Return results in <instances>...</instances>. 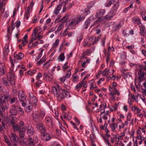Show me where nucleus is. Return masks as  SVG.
Listing matches in <instances>:
<instances>
[{
	"mask_svg": "<svg viewBox=\"0 0 146 146\" xmlns=\"http://www.w3.org/2000/svg\"><path fill=\"white\" fill-rule=\"evenodd\" d=\"M23 140L25 145H27L28 144L30 145H31V146H34L35 145V142L32 139V138L30 137H29V139L28 140V144H27V143H26V141H24V140H25V139L24 140Z\"/></svg>",
	"mask_w": 146,
	"mask_h": 146,
	"instance_id": "obj_20",
	"label": "nucleus"
},
{
	"mask_svg": "<svg viewBox=\"0 0 146 146\" xmlns=\"http://www.w3.org/2000/svg\"><path fill=\"white\" fill-rule=\"evenodd\" d=\"M104 110L103 111L102 110H101V113L100 115L105 121L110 117V115L109 111H106V113H104Z\"/></svg>",
	"mask_w": 146,
	"mask_h": 146,
	"instance_id": "obj_9",
	"label": "nucleus"
},
{
	"mask_svg": "<svg viewBox=\"0 0 146 146\" xmlns=\"http://www.w3.org/2000/svg\"><path fill=\"white\" fill-rule=\"evenodd\" d=\"M95 3L94 1H92L90 3L88 4V7L90 8H91L94 6L95 5Z\"/></svg>",
	"mask_w": 146,
	"mask_h": 146,
	"instance_id": "obj_61",
	"label": "nucleus"
},
{
	"mask_svg": "<svg viewBox=\"0 0 146 146\" xmlns=\"http://www.w3.org/2000/svg\"><path fill=\"white\" fill-rule=\"evenodd\" d=\"M125 135V133L124 132H122L121 133L120 135L118 137V139H123V137H124Z\"/></svg>",
	"mask_w": 146,
	"mask_h": 146,
	"instance_id": "obj_51",
	"label": "nucleus"
},
{
	"mask_svg": "<svg viewBox=\"0 0 146 146\" xmlns=\"http://www.w3.org/2000/svg\"><path fill=\"white\" fill-rule=\"evenodd\" d=\"M83 38V35H80L78 36L77 38V41L79 43L80 42Z\"/></svg>",
	"mask_w": 146,
	"mask_h": 146,
	"instance_id": "obj_48",
	"label": "nucleus"
},
{
	"mask_svg": "<svg viewBox=\"0 0 146 146\" xmlns=\"http://www.w3.org/2000/svg\"><path fill=\"white\" fill-rule=\"evenodd\" d=\"M106 13V10L104 9H98L97 11L96 15L98 16H102Z\"/></svg>",
	"mask_w": 146,
	"mask_h": 146,
	"instance_id": "obj_23",
	"label": "nucleus"
},
{
	"mask_svg": "<svg viewBox=\"0 0 146 146\" xmlns=\"http://www.w3.org/2000/svg\"><path fill=\"white\" fill-rule=\"evenodd\" d=\"M38 32V30L37 28H35L33 30V33H32V35H36V34Z\"/></svg>",
	"mask_w": 146,
	"mask_h": 146,
	"instance_id": "obj_58",
	"label": "nucleus"
},
{
	"mask_svg": "<svg viewBox=\"0 0 146 146\" xmlns=\"http://www.w3.org/2000/svg\"><path fill=\"white\" fill-rule=\"evenodd\" d=\"M9 52V44H7L5 47L4 53L5 54H7Z\"/></svg>",
	"mask_w": 146,
	"mask_h": 146,
	"instance_id": "obj_38",
	"label": "nucleus"
},
{
	"mask_svg": "<svg viewBox=\"0 0 146 146\" xmlns=\"http://www.w3.org/2000/svg\"><path fill=\"white\" fill-rule=\"evenodd\" d=\"M68 17L66 16L64 17L61 19V21L63 22V23L67 20Z\"/></svg>",
	"mask_w": 146,
	"mask_h": 146,
	"instance_id": "obj_62",
	"label": "nucleus"
},
{
	"mask_svg": "<svg viewBox=\"0 0 146 146\" xmlns=\"http://www.w3.org/2000/svg\"><path fill=\"white\" fill-rule=\"evenodd\" d=\"M115 14V13H113L110 11L108 14L104 17L107 19H108L109 20H111L112 18Z\"/></svg>",
	"mask_w": 146,
	"mask_h": 146,
	"instance_id": "obj_19",
	"label": "nucleus"
},
{
	"mask_svg": "<svg viewBox=\"0 0 146 146\" xmlns=\"http://www.w3.org/2000/svg\"><path fill=\"white\" fill-rule=\"evenodd\" d=\"M70 123L73 126L74 128L77 129L78 130L79 129L77 127V126H76V125H77V123L76 124V123H74L72 121H71L70 122Z\"/></svg>",
	"mask_w": 146,
	"mask_h": 146,
	"instance_id": "obj_52",
	"label": "nucleus"
},
{
	"mask_svg": "<svg viewBox=\"0 0 146 146\" xmlns=\"http://www.w3.org/2000/svg\"><path fill=\"white\" fill-rule=\"evenodd\" d=\"M32 106V105L31 106V105H29L27 106L25 109V111L27 113L30 112L32 110L33 108Z\"/></svg>",
	"mask_w": 146,
	"mask_h": 146,
	"instance_id": "obj_35",
	"label": "nucleus"
},
{
	"mask_svg": "<svg viewBox=\"0 0 146 146\" xmlns=\"http://www.w3.org/2000/svg\"><path fill=\"white\" fill-rule=\"evenodd\" d=\"M59 40L58 39H56L53 44V47L54 48H56L59 44Z\"/></svg>",
	"mask_w": 146,
	"mask_h": 146,
	"instance_id": "obj_41",
	"label": "nucleus"
},
{
	"mask_svg": "<svg viewBox=\"0 0 146 146\" xmlns=\"http://www.w3.org/2000/svg\"><path fill=\"white\" fill-rule=\"evenodd\" d=\"M109 126L112 131L114 132L116 128L117 127V124L116 123H111L110 124Z\"/></svg>",
	"mask_w": 146,
	"mask_h": 146,
	"instance_id": "obj_24",
	"label": "nucleus"
},
{
	"mask_svg": "<svg viewBox=\"0 0 146 146\" xmlns=\"http://www.w3.org/2000/svg\"><path fill=\"white\" fill-rule=\"evenodd\" d=\"M25 128L24 125V122L23 121L20 122L19 125H16L14 127V130L15 131H18L19 133V136L22 139L24 140L25 135Z\"/></svg>",
	"mask_w": 146,
	"mask_h": 146,
	"instance_id": "obj_3",
	"label": "nucleus"
},
{
	"mask_svg": "<svg viewBox=\"0 0 146 146\" xmlns=\"http://www.w3.org/2000/svg\"><path fill=\"white\" fill-rule=\"evenodd\" d=\"M102 17H99L98 18V19L95 21L93 24H92L91 27H92L93 26H94L96 25L97 23H98L102 21Z\"/></svg>",
	"mask_w": 146,
	"mask_h": 146,
	"instance_id": "obj_36",
	"label": "nucleus"
},
{
	"mask_svg": "<svg viewBox=\"0 0 146 146\" xmlns=\"http://www.w3.org/2000/svg\"><path fill=\"white\" fill-rule=\"evenodd\" d=\"M63 115L64 118L68 120H70L72 118V117L70 115L69 113L68 112L64 113Z\"/></svg>",
	"mask_w": 146,
	"mask_h": 146,
	"instance_id": "obj_29",
	"label": "nucleus"
},
{
	"mask_svg": "<svg viewBox=\"0 0 146 146\" xmlns=\"http://www.w3.org/2000/svg\"><path fill=\"white\" fill-rule=\"evenodd\" d=\"M33 117L34 121L37 122L40 121L42 119L39 117V115L36 113H33Z\"/></svg>",
	"mask_w": 146,
	"mask_h": 146,
	"instance_id": "obj_16",
	"label": "nucleus"
},
{
	"mask_svg": "<svg viewBox=\"0 0 146 146\" xmlns=\"http://www.w3.org/2000/svg\"><path fill=\"white\" fill-rule=\"evenodd\" d=\"M132 21L133 24H137L139 27L141 26L142 23L140 19L138 17H133L132 18Z\"/></svg>",
	"mask_w": 146,
	"mask_h": 146,
	"instance_id": "obj_12",
	"label": "nucleus"
},
{
	"mask_svg": "<svg viewBox=\"0 0 146 146\" xmlns=\"http://www.w3.org/2000/svg\"><path fill=\"white\" fill-rule=\"evenodd\" d=\"M8 80L12 84H14L15 83V76L13 70L10 69L7 74Z\"/></svg>",
	"mask_w": 146,
	"mask_h": 146,
	"instance_id": "obj_6",
	"label": "nucleus"
},
{
	"mask_svg": "<svg viewBox=\"0 0 146 146\" xmlns=\"http://www.w3.org/2000/svg\"><path fill=\"white\" fill-rule=\"evenodd\" d=\"M17 136L16 135L13 133H12L10 136V139L12 142H15L16 141Z\"/></svg>",
	"mask_w": 146,
	"mask_h": 146,
	"instance_id": "obj_26",
	"label": "nucleus"
},
{
	"mask_svg": "<svg viewBox=\"0 0 146 146\" xmlns=\"http://www.w3.org/2000/svg\"><path fill=\"white\" fill-rule=\"evenodd\" d=\"M36 72V70H29L28 71V74L32 76Z\"/></svg>",
	"mask_w": 146,
	"mask_h": 146,
	"instance_id": "obj_47",
	"label": "nucleus"
},
{
	"mask_svg": "<svg viewBox=\"0 0 146 146\" xmlns=\"http://www.w3.org/2000/svg\"><path fill=\"white\" fill-rule=\"evenodd\" d=\"M29 95L32 105L36 106L37 102V100L36 97L34 96L32 93H30Z\"/></svg>",
	"mask_w": 146,
	"mask_h": 146,
	"instance_id": "obj_8",
	"label": "nucleus"
},
{
	"mask_svg": "<svg viewBox=\"0 0 146 146\" xmlns=\"http://www.w3.org/2000/svg\"><path fill=\"white\" fill-rule=\"evenodd\" d=\"M38 20L39 19L38 17L36 16L34 17V19L33 21V23H36L38 21Z\"/></svg>",
	"mask_w": 146,
	"mask_h": 146,
	"instance_id": "obj_63",
	"label": "nucleus"
},
{
	"mask_svg": "<svg viewBox=\"0 0 146 146\" xmlns=\"http://www.w3.org/2000/svg\"><path fill=\"white\" fill-rule=\"evenodd\" d=\"M18 110L21 116H23L24 115V112L23 109L20 107L18 108Z\"/></svg>",
	"mask_w": 146,
	"mask_h": 146,
	"instance_id": "obj_42",
	"label": "nucleus"
},
{
	"mask_svg": "<svg viewBox=\"0 0 146 146\" xmlns=\"http://www.w3.org/2000/svg\"><path fill=\"white\" fill-rule=\"evenodd\" d=\"M45 121L48 123H50L52 125V119L49 116H47L46 117L45 119Z\"/></svg>",
	"mask_w": 146,
	"mask_h": 146,
	"instance_id": "obj_45",
	"label": "nucleus"
},
{
	"mask_svg": "<svg viewBox=\"0 0 146 146\" xmlns=\"http://www.w3.org/2000/svg\"><path fill=\"white\" fill-rule=\"evenodd\" d=\"M83 86V85L80 83L79 82L76 86V88L77 89H80Z\"/></svg>",
	"mask_w": 146,
	"mask_h": 146,
	"instance_id": "obj_59",
	"label": "nucleus"
},
{
	"mask_svg": "<svg viewBox=\"0 0 146 146\" xmlns=\"http://www.w3.org/2000/svg\"><path fill=\"white\" fill-rule=\"evenodd\" d=\"M92 22V20L90 19H88L87 21H86L84 25L85 26V28L87 29L89 25Z\"/></svg>",
	"mask_w": 146,
	"mask_h": 146,
	"instance_id": "obj_32",
	"label": "nucleus"
},
{
	"mask_svg": "<svg viewBox=\"0 0 146 146\" xmlns=\"http://www.w3.org/2000/svg\"><path fill=\"white\" fill-rule=\"evenodd\" d=\"M72 81L74 82H77L78 81L79 77L77 75V74H74L72 75Z\"/></svg>",
	"mask_w": 146,
	"mask_h": 146,
	"instance_id": "obj_28",
	"label": "nucleus"
},
{
	"mask_svg": "<svg viewBox=\"0 0 146 146\" xmlns=\"http://www.w3.org/2000/svg\"><path fill=\"white\" fill-rule=\"evenodd\" d=\"M17 107L14 105H13L10 110L11 115H17Z\"/></svg>",
	"mask_w": 146,
	"mask_h": 146,
	"instance_id": "obj_17",
	"label": "nucleus"
},
{
	"mask_svg": "<svg viewBox=\"0 0 146 146\" xmlns=\"http://www.w3.org/2000/svg\"><path fill=\"white\" fill-rule=\"evenodd\" d=\"M117 110V106L116 107L112 106L110 109V110L112 112L116 111Z\"/></svg>",
	"mask_w": 146,
	"mask_h": 146,
	"instance_id": "obj_60",
	"label": "nucleus"
},
{
	"mask_svg": "<svg viewBox=\"0 0 146 146\" xmlns=\"http://www.w3.org/2000/svg\"><path fill=\"white\" fill-rule=\"evenodd\" d=\"M112 3V0H110L107 1L106 2L105 4V6L106 7H110Z\"/></svg>",
	"mask_w": 146,
	"mask_h": 146,
	"instance_id": "obj_40",
	"label": "nucleus"
},
{
	"mask_svg": "<svg viewBox=\"0 0 146 146\" xmlns=\"http://www.w3.org/2000/svg\"><path fill=\"white\" fill-rule=\"evenodd\" d=\"M42 74L40 73L39 72L38 73V75L36 77V78L37 80H38L40 79V78L42 77Z\"/></svg>",
	"mask_w": 146,
	"mask_h": 146,
	"instance_id": "obj_64",
	"label": "nucleus"
},
{
	"mask_svg": "<svg viewBox=\"0 0 146 146\" xmlns=\"http://www.w3.org/2000/svg\"><path fill=\"white\" fill-rule=\"evenodd\" d=\"M41 134L42 139L45 141H48L51 138L50 135L45 132L42 133Z\"/></svg>",
	"mask_w": 146,
	"mask_h": 146,
	"instance_id": "obj_13",
	"label": "nucleus"
},
{
	"mask_svg": "<svg viewBox=\"0 0 146 146\" xmlns=\"http://www.w3.org/2000/svg\"><path fill=\"white\" fill-rule=\"evenodd\" d=\"M102 137L104 139L106 143L108 146H111V145L108 139L104 135H102Z\"/></svg>",
	"mask_w": 146,
	"mask_h": 146,
	"instance_id": "obj_39",
	"label": "nucleus"
},
{
	"mask_svg": "<svg viewBox=\"0 0 146 146\" xmlns=\"http://www.w3.org/2000/svg\"><path fill=\"white\" fill-rule=\"evenodd\" d=\"M51 65V64L49 62H47L44 64L43 67L46 69H48L49 68Z\"/></svg>",
	"mask_w": 146,
	"mask_h": 146,
	"instance_id": "obj_33",
	"label": "nucleus"
},
{
	"mask_svg": "<svg viewBox=\"0 0 146 146\" xmlns=\"http://www.w3.org/2000/svg\"><path fill=\"white\" fill-rule=\"evenodd\" d=\"M18 96L19 101L21 102L22 106L23 107L25 106L26 104L24 101L26 99V96L23 91H20L18 92Z\"/></svg>",
	"mask_w": 146,
	"mask_h": 146,
	"instance_id": "obj_7",
	"label": "nucleus"
},
{
	"mask_svg": "<svg viewBox=\"0 0 146 146\" xmlns=\"http://www.w3.org/2000/svg\"><path fill=\"white\" fill-rule=\"evenodd\" d=\"M135 134V131L133 130H131L130 131H128L127 133V135H128L130 138H133V139H134V135Z\"/></svg>",
	"mask_w": 146,
	"mask_h": 146,
	"instance_id": "obj_31",
	"label": "nucleus"
},
{
	"mask_svg": "<svg viewBox=\"0 0 146 146\" xmlns=\"http://www.w3.org/2000/svg\"><path fill=\"white\" fill-rule=\"evenodd\" d=\"M68 62H66L63 66L62 68L64 71L67 70L69 67V66L68 65Z\"/></svg>",
	"mask_w": 146,
	"mask_h": 146,
	"instance_id": "obj_46",
	"label": "nucleus"
},
{
	"mask_svg": "<svg viewBox=\"0 0 146 146\" xmlns=\"http://www.w3.org/2000/svg\"><path fill=\"white\" fill-rule=\"evenodd\" d=\"M37 38L39 41V44H42L44 43V41L41 40V39L43 38V36L42 35H39V34L38 33L37 35Z\"/></svg>",
	"mask_w": 146,
	"mask_h": 146,
	"instance_id": "obj_34",
	"label": "nucleus"
},
{
	"mask_svg": "<svg viewBox=\"0 0 146 146\" xmlns=\"http://www.w3.org/2000/svg\"><path fill=\"white\" fill-rule=\"evenodd\" d=\"M131 110L135 112L137 114L139 113V112L141 111V110L140 109L135 106H133Z\"/></svg>",
	"mask_w": 146,
	"mask_h": 146,
	"instance_id": "obj_30",
	"label": "nucleus"
},
{
	"mask_svg": "<svg viewBox=\"0 0 146 146\" xmlns=\"http://www.w3.org/2000/svg\"><path fill=\"white\" fill-rule=\"evenodd\" d=\"M90 39V41L91 42L92 46L96 43L98 41V39L96 37H93Z\"/></svg>",
	"mask_w": 146,
	"mask_h": 146,
	"instance_id": "obj_27",
	"label": "nucleus"
},
{
	"mask_svg": "<svg viewBox=\"0 0 146 146\" xmlns=\"http://www.w3.org/2000/svg\"><path fill=\"white\" fill-rule=\"evenodd\" d=\"M14 57L18 60H21L22 58L24 56V55L22 53L20 52L17 54L16 52H15L14 53Z\"/></svg>",
	"mask_w": 146,
	"mask_h": 146,
	"instance_id": "obj_15",
	"label": "nucleus"
},
{
	"mask_svg": "<svg viewBox=\"0 0 146 146\" xmlns=\"http://www.w3.org/2000/svg\"><path fill=\"white\" fill-rule=\"evenodd\" d=\"M4 138L5 141L7 143L8 145H11V143L9 141V139L7 138V136L6 135H4Z\"/></svg>",
	"mask_w": 146,
	"mask_h": 146,
	"instance_id": "obj_50",
	"label": "nucleus"
},
{
	"mask_svg": "<svg viewBox=\"0 0 146 146\" xmlns=\"http://www.w3.org/2000/svg\"><path fill=\"white\" fill-rule=\"evenodd\" d=\"M26 131L27 134L29 136L33 135L35 132L33 127L31 126H28L27 127Z\"/></svg>",
	"mask_w": 146,
	"mask_h": 146,
	"instance_id": "obj_10",
	"label": "nucleus"
},
{
	"mask_svg": "<svg viewBox=\"0 0 146 146\" xmlns=\"http://www.w3.org/2000/svg\"><path fill=\"white\" fill-rule=\"evenodd\" d=\"M52 91L58 101L63 100L65 97H70L69 93L67 92L66 90L61 89L59 85H58L57 87H52Z\"/></svg>",
	"mask_w": 146,
	"mask_h": 146,
	"instance_id": "obj_1",
	"label": "nucleus"
},
{
	"mask_svg": "<svg viewBox=\"0 0 146 146\" xmlns=\"http://www.w3.org/2000/svg\"><path fill=\"white\" fill-rule=\"evenodd\" d=\"M9 96L4 95L0 97V108H1L3 111H5V109L7 108L5 106L7 100Z\"/></svg>",
	"mask_w": 146,
	"mask_h": 146,
	"instance_id": "obj_5",
	"label": "nucleus"
},
{
	"mask_svg": "<svg viewBox=\"0 0 146 146\" xmlns=\"http://www.w3.org/2000/svg\"><path fill=\"white\" fill-rule=\"evenodd\" d=\"M138 76H139V80L140 81L142 80L145 74L142 71V69H140L138 70Z\"/></svg>",
	"mask_w": 146,
	"mask_h": 146,
	"instance_id": "obj_18",
	"label": "nucleus"
},
{
	"mask_svg": "<svg viewBox=\"0 0 146 146\" xmlns=\"http://www.w3.org/2000/svg\"><path fill=\"white\" fill-rule=\"evenodd\" d=\"M3 83L4 85H5L6 86H8L9 85V84L8 82V81L7 79H3Z\"/></svg>",
	"mask_w": 146,
	"mask_h": 146,
	"instance_id": "obj_56",
	"label": "nucleus"
},
{
	"mask_svg": "<svg viewBox=\"0 0 146 146\" xmlns=\"http://www.w3.org/2000/svg\"><path fill=\"white\" fill-rule=\"evenodd\" d=\"M45 114V111L42 110H41L40 111L38 115L39 116V117L42 119L44 117Z\"/></svg>",
	"mask_w": 146,
	"mask_h": 146,
	"instance_id": "obj_37",
	"label": "nucleus"
},
{
	"mask_svg": "<svg viewBox=\"0 0 146 146\" xmlns=\"http://www.w3.org/2000/svg\"><path fill=\"white\" fill-rule=\"evenodd\" d=\"M85 18V16H81L79 15H76L73 17L69 24V26L72 27V29H75L76 25L78 24Z\"/></svg>",
	"mask_w": 146,
	"mask_h": 146,
	"instance_id": "obj_2",
	"label": "nucleus"
},
{
	"mask_svg": "<svg viewBox=\"0 0 146 146\" xmlns=\"http://www.w3.org/2000/svg\"><path fill=\"white\" fill-rule=\"evenodd\" d=\"M62 4L63 6V12H64L66 11V9H69L72 8L74 5V2L70 0H66L62 2Z\"/></svg>",
	"mask_w": 146,
	"mask_h": 146,
	"instance_id": "obj_4",
	"label": "nucleus"
},
{
	"mask_svg": "<svg viewBox=\"0 0 146 146\" xmlns=\"http://www.w3.org/2000/svg\"><path fill=\"white\" fill-rule=\"evenodd\" d=\"M119 6V4L118 2H116L115 4L114 5L113 7L111 9V11L113 13H116L117 9Z\"/></svg>",
	"mask_w": 146,
	"mask_h": 146,
	"instance_id": "obj_22",
	"label": "nucleus"
},
{
	"mask_svg": "<svg viewBox=\"0 0 146 146\" xmlns=\"http://www.w3.org/2000/svg\"><path fill=\"white\" fill-rule=\"evenodd\" d=\"M36 127L37 129L39 130L41 133L44 132L46 131V128L45 126L42 123H38L36 125Z\"/></svg>",
	"mask_w": 146,
	"mask_h": 146,
	"instance_id": "obj_14",
	"label": "nucleus"
},
{
	"mask_svg": "<svg viewBox=\"0 0 146 146\" xmlns=\"http://www.w3.org/2000/svg\"><path fill=\"white\" fill-rule=\"evenodd\" d=\"M91 53V50L90 49H87L85 51H84L82 54L83 56L81 57V59H83L84 58L85 55H88Z\"/></svg>",
	"mask_w": 146,
	"mask_h": 146,
	"instance_id": "obj_25",
	"label": "nucleus"
},
{
	"mask_svg": "<svg viewBox=\"0 0 146 146\" xmlns=\"http://www.w3.org/2000/svg\"><path fill=\"white\" fill-rule=\"evenodd\" d=\"M109 70L107 68L105 69L102 72L103 76H107L109 75V73L108 72Z\"/></svg>",
	"mask_w": 146,
	"mask_h": 146,
	"instance_id": "obj_43",
	"label": "nucleus"
},
{
	"mask_svg": "<svg viewBox=\"0 0 146 146\" xmlns=\"http://www.w3.org/2000/svg\"><path fill=\"white\" fill-rule=\"evenodd\" d=\"M43 76L47 82H50L53 79V76L51 74L48 73L46 72L44 73Z\"/></svg>",
	"mask_w": 146,
	"mask_h": 146,
	"instance_id": "obj_11",
	"label": "nucleus"
},
{
	"mask_svg": "<svg viewBox=\"0 0 146 146\" xmlns=\"http://www.w3.org/2000/svg\"><path fill=\"white\" fill-rule=\"evenodd\" d=\"M63 27L64 25L63 23H61L58 27L57 30L58 31H60L63 28Z\"/></svg>",
	"mask_w": 146,
	"mask_h": 146,
	"instance_id": "obj_57",
	"label": "nucleus"
},
{
	"mask_svg": "<svg viewBox=\"0 0 146 146\" xmlns=\"http://www.w3.org/2000/svg\"><path fill=\"white\" fill-rule=\"evenodd\" d=\"M123 25V23H120L119 24L115 25L114 27L115 28L116 30H117L121 28Z\"/></svg>",
	"mask_w": 146,
	"mask_h": 146,
	"instance_id": "obj_53",
	"label": "nucleus"
},
{
	"mask_svg": "<svg viewBox=\"0 0 146 146\" xmlns=\"http://www.w3.org/2000/svg\"><path fill=\"white\" fill-rule=\"evenodd\" d=\"M145 27L144 26H142V25H141V26L140 28V33H143L145 30Z\"/></svg>",
	"mask_w": 146,
	"mask_h": 146,
	"instance_id": "obj_54",
	"label": "nucleus"
},
{
	"mask_svg": "<svg viewBox=\"0 0 146 146\" xmlns=\"http://www.w3.org/2000/svg\"><path fill=\"white\" fill-rule=\"evenodd\" d=\"M65 57L64 56V53H62L59 56L58 59L61 61H62L64 60Z\"/></svg>",
	"mask_w": 146,
	"mask_h": 146,
	"instance_id": "obj_44",
	"label": "nucleus"
},
{
	"mask_svg": "<svg viewBox=\"0 0 146 146\" xmlns=\"http://www.w3.org/2000/svg\"><path fill=\"white\" fill-rule=\"evenodd\" d=\"M107 124L106 123V121H105V123L104 124L102 125H100V127L101 129H104V128L106 127V128L107 127Z\"/></svg>",
	"mask_w": 146,
	"mask_h": 146,
	"instance_id": "obj_55",
	"label": "nucleus"
},
{
	"mask_svg": "<svg viewBox=\"0 0 146 146\" xmlns=\"http://www.w3.org/2000/svg\"><path fill=\"white\" fill-rule=\"evenodd\" d=\"M71 75V72L70 70L67 71L66 74V77L67 78H69Z\"/></svg>",
	"mask_w": 146,
	"mask_h": 146,
	"instance_id": "obj_49",
	"label": "nucleus"
},
{
	"mask_svg": "<svg viewBox=\"0 0 146 146\" xmlns=\"http://www.w3.org/2000/svg\"><path fill=\"white\" fill-rule=\"evenodd\" d=\"M92 46L91 42L89 38H86L83 42V46L85 47L86 46Z\"/></svg>",
	"mask_w": 146,
	"mask_h": 146,
	"instance_id": "obj_21",
	"label": "nucleus"
}]
</instances>
